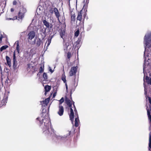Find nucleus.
<instances>
[{"label":"nucleus","instance_id":"nucleus-1","mask_svg":"<svg viewBox=\"0 0 151 151\" xmlns=\"http://www.w3.org/2000/svg\"><path fill=\"white\" fill-rule=\"evenodd\" d=\"M36 119L37 121V123H39V126H42V127H41V128L43 132H45V134H49L50 133V130H52V129L51 127L50 128L51 123L49 118L47 117V118H45L40 120V118L37 117Z\"/></svg>","mask_w":151,"mask_h":151},{"label":"nucleus","instance_id":"nucleus-2","mask_svg":"<svg viewBox=\"0 0 151 151\" xmlns=\"http://www.w3.org/2000/svg\"><path fill=\"white\" fill-rule=\"evenodd\" d=\"M71 100H72V97H71V94L70 95V99L68 97H65V102L66 103L70 108V113L69 115V118L72 122H73L74 119V113L73 110L72 109V104Z\"/></svg>","mask_w":151,"mask_h":151},{"label":"nucleus","instance_id":"nucleus-3","mask_svg":"<svg viewBox=\"0 0 151 151\" xmlns=\"http://www.w3.org/2000/svg\"><path fill=\"white\" fill-rule=\"evenodd\" d=\"M144 41L145 42V51L147 48H149L151 46V32L148 33L145 35Z\"/></svg>","mask_w":151,"mask_h":151},{"label":"nucleus","instance_id":"nucleus-4","mask_svg":"<svg viewBox=\"0 0 151 151\" xmlns=\"http://www.w3.org/2000/svg\"><path fill=\"white\" fill-rule=\"evenodd\" d=\"M71 101L72 102V104H73V106L74 110L75 112V127H77L79 126V123L80 122L79 119L78 114L77 112V110L75 105L74 101H73V100H71Z\"/></svg>","mask_w":151,"mask_h":151},{"label":"nucleus","instance_id":"nucleus-5","mask_svg":"<svg viewBox=\"0 0 151 151\" xmlns=\"http://www.w3.org/2000/svg\"><path fill=\"white\" fill-rule=\"evenodd\" d=\"M27 10L25 8L23 7L21 8L18 13L17 19L18 20H19L20 19L22 20Z\"/></svg>","mask_w":151,"mask_h":151},{"label":"nucleus","instance_id":"nucleus-6","mask_svg":"<svg viewBox=\"0 0 151 151\" xmlns=\"http://www.w3.org/2000/svg\"><path fill=\"white\" fill-rule=\"evenodd\" d=\"M48 10L49 13L51 14H53L54 12L56 17L59 20V17L60 16V15L58 11V9L56 7L52 8L50 7L49 8Z\"/></svg>","mask_w":151,"mask_h":151},{"label":"nucleus","instance_id":"nucleus-7","mask_svg":"<svg viewBox=\"0 0 151 151\" xmlns=\"http://www.w3.org/2000/svg\"><path fill=\"white\" fill-rule=\"evenodd\" d=\"M77 66L75 67H72L71 68V69L69 72V75L70 76H76V73L77 72V70L78 69Z\"/></svg>","mask_w":151,"mask_h":151},{"label":"nucleus","instance_id":"nucleus-8","mask_svg":"<svg viewBox=\"0 0 151 151\" xmlns=\"http://www.w3.org/2000/svg\"><path fill=\"white\" fill-rule=\"evenodd\" d=\"M58 113L60 116H61L63 114L64 112V108L62 105H59L58 107Z\"/></svg>","mask_w":151,"mask_h":151},{"label":"nucleus","instance_id":"nucleus-9","mask_svg":"<svg viewBox=\"0 0 151 151\" xmlns=\"http://www.w3.org/2000/svg\"><path fill=\"white\" fill-rule=\"evenodd\" d=\"M83 11L82 10H81V11L78 12V16L77 17V20L79 21L80 22L79 24H77V26H79L81 25V21L82 19V18L83 15Z\"/></svg>","mask_w":151,"mask_h":151},{"label":"nucleus","instance_id":"nucleus-10","mask_svg":"<svg viewBox=\"0 0 151 151\" xmlns=\"http://www.w3.org/2000/svg\"><path fill=\"white\" fill-rule=\"evenodd\" d=\"M27 40H31L34 38L35 36V33L34 31H30L28 35Z\"/></svg>","mask_w":151,"mask_h":151},{"label":"nucleus","instance_id":"nucleus-11","mask_svg":"<svg viewBox=\"0 0 151 151\" xmlns=\"http://www.w3.org/2000/svg\"><path fill=\"white\" fill-rule=\"evenodd\" d=\"M16 55L15 52H14L13 54V67L15 69L17 68V62L16 59Z\"/></svg>","mask_w":151,"mask_h":151},{"label":"nucleus","instance_id":"nucleus-12","mask_svg":"<svg viewBox=\"0 0 151 151\" xmlns=\"http://www.w3.org/2000/svg\"><path fill=\"white\" fill-rule=\"evenodd\" d=\"M71 23H73L75 21V14L74 12L71 11L70 12Z\"/></svg>","mask_w":151,"mask_h":151},{"label":"nucleus","instance_id":"nucleus-13","mask_svg":"<svg viewBox=\"0 0 151 151\" xmlns=\"http://www.w3.org/2000/svg\"><path fill=\"white\" fill-rule=\"evenodd\" d=\"M44 81H48L47 74V73H45V72L43 74V78H42L41 80V82L43 84V86H44L43 84L44 83L43 82Z\"/></svg>","mask_w":151,"mask_h":151},{"label":"nucleus","instance_id":"nucleus-14","mask_svg":"<svg viewBox=\"0 0 151 151\" xmlns=\"http://www.w3.org/2000/svg\"><path fill=\"white\" fill-rule=\"evenodd\" d=\"M6 63L7 65L9 66V67H11V60L9 56H6Z\"/></svg>","mask_w":151,"mask_h":151},{"label":"nucleus","instance_id":"nucleus-15","mask_svg":"<svg viewBox=\"0 0 151 151\" xmlns=\"http://www.w3.org/2000/svg\"><path fill=\"white\" fill-rule=\"evenodd\" d=\"M54 35L51 36L50 37L48 38V39L47 40V42H46V43L47 42V47L49 46V45L51 43V40L52 38H53Z\"/></svg>","mask_w":151,"mask_h":151},{"label":"nucleus","instance_id":"nucleus-16","mask_svg":"<svg viewBox=\"0 0 151 151\" xmlns=\"http://www.w3.org/2000/svg\"><path fill=\"white\" fill-rule=\"evenodd\" d=\"M15 43L17 44V46L16 47V50L18 53H19L20 46L19 43V42L17 41L15 42Z\"/></svg>","mask_w":151,"mask_h":151},{"label":"nucleus","instance_id":"nucleus-17","mask_svg":"<svg viewBox=\"0 0 151 151\" xmlns=\"http://www.w3.org/2000/svg\"><path fill=\"white\" fill-rule=\"evenodd\" d=\"M145 80L147 84L151 85V78H150L149 77L147 76L146 77Z\"/></svg>","mask_w":151,"mask_h":151},{"label":"nucleus","instance_id":"nucleus-18","mask_svg":"<svg viewBox=\"0 0 151 151\" xmlns=\"http://www.w3.org/2000/svg\"><path fill=\"white\" fill-rule=\"evenodd\" d=\"M42 43V40L40 38H38L37 40V41L36 42V46L37 47H39L40 45Z\"/></svg>","mask_w":151,"mask_h":151},{"label":"nucleus","instance_id":"nucleus-19","mask_svg":"<svg viewBox=\"0 0 151 151\" xmlns=\"http://www.w3.org/2000/svg\"><path fill=\"white\" fill-rule=\"evenodd\" d=\"M151 149V134L150 133L149 134V150L150 151Z\"/></svg>","mask_w":151,"mask_h":151},{"label":"nucleus","instance_id":"nucleus-20","mask_svg":"<svg viewBox=\"0 0 151 151\" xmlns=\"http://www.w3.org/2000/svg\"><path fill=\"white\" fill-rule=\"evenodd\" d=\"M50 99L49 98H47L45 100H44L43 102V104H44V106H47V104L49 102Z\"/></svg>","mask_w":151,"mask_h":151},{"label":"nucleus","instance_id":"nucleus-21","mask_svg":"<svg viewBox=\"0 0 151 151\" xmlns=\"http://www.w3.org/2000/svg\"><path fill=\"white\" fill-rule=\"evenodd\" d=\"M147 115L148 116L149 120L150 122L151 123V115H150V112L149 109L147 110Z\"/></svg>","mask_w":151,"mask_h":151},{"label":"nucleus","instance_id":"nucleus-22","mask_svg":"<svg viewBox=\"0 0 151 151\" xmlns=\"http://www.w3.org/2000/svg\"><path fill=\"white\" fill-rule=\"evenodd\" d=\"M43 24L47 28L49 27V23L47 22L46 20H44L43 21Z\"/></svg>","mask_w":151,"mask_h":151},{"label":"nucleus","instance_id":"nucleus-23","mask_svg":"<svg viewBox=\"0 0 151 151\" xmlns=\"http://www.w3.org/2000/svg\"><path fill=\"white\" fill-rule=\"evenodd\" d=\"M45 91L48 92L50 90L51 86H48V85H46L45 87Z\"/></svg>","mask_w":151,"mask_h":151},{"label":"nucleus","instance_id":"nucleus-24","mask_svg":"<svg viewBox=\"0 0 151 151\" xmlns=\"http://www.w3.org/2000/svg\"><path fill=\"white\" fill-rule=\"evenodd\" d=\"M66 76L64 73V74H63L62 77H61V80L63 81L64 83H66Z\"/></svg>","mask_w":151,"mask_h":151},{"label":"nucleus","instance_id":"nucleus-25","mask_svg":"<svg viewBox=\"0 0 151 151\" xmlns=\"http://www.w3.org/2000/svg\"><path fill=\"white\" fill-rule=\"evenodd\" d=\"M65 31H64L61 30L60 32V35L61 38H62L64 40V39L63 38L64 36L65 35Z\"/></svg>","mask_w":151,"mask_h":151},{"label":"nucleus","instance_id":"nucleus-26","mask_svg":"<svg viewBox=\"0 0 151 151\" xmlns=\"http://www.w3.org/2000/svg\"><path fill=\"white\" fill-rule=\"evenodd\" d=\"M8 47V46L7 45H4L1 47L0 48V50L1 52H2L3 50H5L6 48Z\"/></svg>","mask_w":151,"mask_h":151},{"label":"nucleus","instance_id":"nucleus-27","mask_svg":"<svg viewBox=\"0 0 151 151\" xmlns=\"http://www.w3.org/2000/svg\"><path fill=\"white\" fill-rule=\"evenodd\" d=\"M72 56L71 52H68L67 53V58L68 59V61L70 60V58Z\"/></svg>","mask_w":151,"mask_h":151},{"label":"nucleus","instance_id":"nucleus-28","mask_svg":"<svg viewBox=\"0 0 151 151\" xmlns=\"http://www.w3.org/2000/svg\"><path fill=\"white\" fill-rule=\"evenodd\" d=\"M16 19H17V16L14 17L13 18H8L7 19L8 20H16Z\"/></svg>","mask_w":151,"mask_h":151},{"label":"nucleus","instance_id":"nucleus-29","mask_svg":"<svg viewBox=\"0 0 151 151\" xmlns=\"http://www.w3.org/2000/svg\"><path fill=\"white\" fill-rule=\"evenodd\" d=\"M80 32L79 29L77 30L75 33V36L76 37H77L79 35Z\"/></svg>","mask_w":151,"mask_h":151},{"label":"nucleus","instance_id":"nucleus-30","mask_svg":"<svg viewBox=\"0 0 151 151\" xmlns=\"http://www.w3.org/2000/svg\"><path fill=\"white\" fill-rule=\"evenodd\" d=\"M64 101V99L63 97H62L61 99L59 100V105H61L62 103Z\"/></svg>","mask_w":151,"mask_h":151},{"label":"nucleus","instance_id":"nucleus-31","mask_svg":"<svg viewBox=\"0 0 151 151\" xmlns=\"http://www.w3.org/2000/svg\"><path fill=\"white\" fill-rule=\"evenodd\" d=\"M5 82L6 83H7L8 85H10V80H9L8 78H7V79L6 80Z\"/></svg>","mask_w":151,"mask_h":151},{"label":"nucleus","instance_id":"nucleus-32","mask_svg":"<svg viewBox=\"0 0 151 151\" xmlns=\"http://www.w3.org/2000/svg\"><path fill=\"white\" fill-rule=\"evenodd\" d=\"M4 72L6 73H9V69H8L7 67H5L4 68Z\"/></svg>","mask_w":151,"mask_h":151},{"label":"nucleus","instance_id":"nucleus-33","mask_svg":"<svg viewBox=\"0 0 151 151\" xmlns=\"http://www.w3.org/2000/svg\"><path fill=\"white\" fill-rule=\"evenodd\" d=\"M44 67L43 68L42 67V66H41L40 68V72H39L40 73H42L43 71V69Z\"/></svg>","mask_w":151,"mask_h":151},{"label":"nucleus","instance_id":"nucleus-34","mask_svg":"<svg viewBox=\"0 0 151 151\" xmlns=\"http://www.w3.org/2000/svg\"><path fill=\"white\" fill-rule=\"evenodd\" d=\"M144 91H145V97L146 98H147V96H148V95L147 96V91L146 89H145Z\"/></svg>","mask_w":151,"mask_h":151},{"label":"nucleus","instance_id":"nucleus-35","mask_svg":"<svg viewBox=\"0 0 151 151\" xmlns=\"http://www.w3.org/2000/svg\"><path fill=\"white\" fill-rule=\"evenodd\" d=\"M147 97L148 98V99L149 102V103L151 105V97L148 96H147Z\"/></svg>","mask_w":151,"mask_h":151},{"label":"nucleus","instance_id":"nucleus-36","mask_svg":"<svg viewBox=\"0 0 151 151\" xmlns=\"http://www.w3.org/2000/svg\"><path fill=\"white\" fill-rule=\"evenodd\" d=\"M3 37L2 34H1V36H0V42H1L2 41V39L3 38Z\"/></svg>","mask_w":151,"mask_h":151},{"label":"nucleus","instance_id":"nucleus-37","mask_svg":"<svg viewBox=\"0 0 151 151\" xmlns=\"http://www.w3.org/2000/svg\"><path fill=\"white\" fill-rule=\"evenodd\" d=\"M3 37L2 34H1V36H0V42H1L2 41V39L3 38Z\"/></svg>","mask_w":151,"mask_h":151},{"label":"nucleus","instance_id":"nucleus-38","mask_svg":"<svg viewBox=\"0 0 151 151\" xmlns=\"http://www.w3.org/2000/svg\"><path fill=\"white\" fill-rule=\"evenodd\" d=\"M3 37L2 34H1V36H0V42H1L2 41V39L3 38Z\"/></svg>","mask_w":151,"mask_h":151},{"label":"nucleus","instance_id":"nucleus-39","mask_svg":"<svg viewBox=\"0 0 151 151\" xmlns=\"http://www.w3.org/2000/svg\"><path fill=\"white\" fill-rule=\"evenodd\" d=\"M3 37L2 34H1V36H0V42H1L2 41V39L3 38Z\"/></svg>","mask_w":151,"mask_h":151},{"label":"nucleus","instance_id":"nucleus-40","mask_svg":"<svg viewBox=\"0 0 151 151\" xmlns=\"http://www.w3.org/2000/svg\"><path fill=\"white\" fill-rule=\"evenodd\" d=\"M17 2L15 0L13 1V4L14 5H16V4H17Z\"/></svg>","mask_w":151,"mask_h":151},{"label":"nucleus","instance_id":"nucleus-41","mask_svg":"<svg viewBox=\"0 0 151 151\" xmlns=\"http://www.w3.org/2000/svg\"><path fill=\"white\" fill-rule=\"evenodd\" d=\"M30 64H28L27 65L28 66V67H27V69H30Z\"/></svg>","mask_w":151,"mask_h":151},{"label":"nucleus","instance_id":"nucleus-42","mask_svg":"<svg viewBox=\"0 0 151 151\" xmlns=\"http://www.w3.org/2000/svg\"><path fill=\"white\" fill-rule=\"evenodd\" d=\"M65 84L66 90H68V86H67V84L66 83H65Z\"/></svg>","mask_w":151,"mask_h":151},{"label":"nucleus","instance_id":"nucleus-43","mask_svg":"<svg viewBox=\"0 0 151 151\" xmlns=\"http://www.w3.org/2000/svg\"><path fill=\"white\" fill-rule=\"evenodd\" d=\"M86 1V3H88V1L89 0H84V1Z\"/></svg>","mask_w":151,"mask_h":151},{"label":"nucleus","instance_id":"nucleus-44","mask_svg":"<svg viewBox=\"0 0 151 151\" xmlns=\"http://www.w3.org/2000/svg\"><path fill=\"white\" fill-rule=\"evenodd\" d=\"M14 8H12L11 9V12H14Z\"/></svg>","mask_w":151,"mask_h":151},{"label":"nucleus","instance_id":"nucleus-45","mask_svg":"<svg viewBox=\"0 0 151 151\" xmlns=\"http://www.w3.org/2000/svg\"><path fill=\"white\" fill-rule=\"evenodd\" d=\"M70 134H71V132L70 131H69V132H68V136H69L70 135Z\"/></svg>","mask_w":151,"mask_h":151},{"label":"nucleus","instance_id":"nucleus-46","mask_svg":"<svg viewBox=\"0 0 151 151\" xmlns=\"http://www.w3.org/2000/svg\"><path fill=\"white\" fill-rule=\"evenodd\" d=\"M55 93H53V97H55Z\"/></svg>","mask_w":151,"mask_h":151},{"label":"nucleus","instance_id":"nucleus-47","mask_svg":"<svg viewBox=\"0 0 151 151\" xmlns=\"http://www.w3.org/2000/svg\"><path fill=\"white\" fill-rule=\"evenodd\" d=\"M50 71L52 73L53 72V70H52L51 69H50Z\"/></svg>","mask_w":151,"mask_h":151},{"label":"nucleus","instance_id":"nucleus-48","mask_svg":"<svg viewBox=\"0 0 151 151\" xmlns=\"http://www.w3.org/2000/svg\"><path fill=\"white\" fill-rule=\"evenodd\" d=\"M47 92V91H45V95H46Z\"/></svg>","mask_w":151,"mask_h":151},{"label":"nucleus","instance_id":"nucleus-49","mask_svg":"<svg viewBox=\"0 0 151 151\" xmlns=\"http://www.w3.org/2000/svg\"><path fill=\"white\" fill-rule=\"evenodd\" d=\"M0 68L1 71L2 69H1V63H0Z\"/></svg>","mask_w":151,"mask_h":151},{"label":"nucleus","instance_id":"nucleus-50","mask_svg":"<svg viewBox=\"0 0 151 151\" xmlns=\"http://www.w3.org/2000/svg\"><path fill=\"white\" fill-rule=\"evenodd\" d=\"M83 23H84V22H83V24H82V25L81 24V27L82 26V25H83Z\"/></svg>","mask_w":151,"mask_h":151},{"label":"nucleus","instance_id":"nucleus-51","mask_svg":"<svg viewBox=\"0 0 151 151\" xmlns=\"http://www.w3.org/2000/svg\"><path fill=\"white\" fill-rule=\"evenodd\" d=\"M71 0H68V2H69V4H70V1Z\"/></svg>","mask_w":151,"mask_h":151},{"label":"nucleus","instance_id":"nucleus-52","mask_svg":"<svg viewBox=\"0 0 151 151\" xmlns=\"http://www.w3.org/2000/svg\"><path fill=\"white\" fill-rule=\"evenodd\" d=\"M2 101H3L4 102V99L2 100Z\"/></svg>","mask_w":151,"mask_h":151},{"label":"nucleus","instance_id":"nucleus-53","mask_svg":"<svg viewBox=\"0 0 151 151\" xmlns=\"http://www.w3.org/2000/svg\"><path fill=\"white\" fill-rule=\"evenodd\" d=\"M45 36L44 37H43L42 38V39H44V38H45Z\"/></svg>","mask_w":151,"mask_h":151},{"label":"nucleus","instance_id":"nucleus-54","mask_svg":"<svg viewBox=\"0 0 151 151\" xmlns=\"http://www.w3.org/2000/svg\"><path fill=\"white\" fill-rule=\"evenodd\" d=\"M144 70H145V68L144 67L143 68V70H144Z\"/></svg>","mask_w":151,"mask_h":151},{"label":"nucleus","instance_id":"nucleus-55","mask_svg":"<svg viewBox=\"0 0 151 151\" xmlns=\"http://www.w3.org/2000/svg\"><path fill=\"white\" fill-rule=\"evenodd\" d=\"M42 114L43 115H44V113H43V112H42Z\"/></svg>","mask_w":151,"mask_h":151},{"label":"nucleus","instance_id":"nucleus-56","mask_svg":"<svg viewBox=\"0 0 151 151\" xmlns=\"http://www.w3.org/2000/svg\"><path fill=\"white\" fill-rule=\"evenodd\" d=\"M39 73H38V74H37V75H38Z\"/></svg>","mask_w":151,"mask_h":151}]
</instances>
